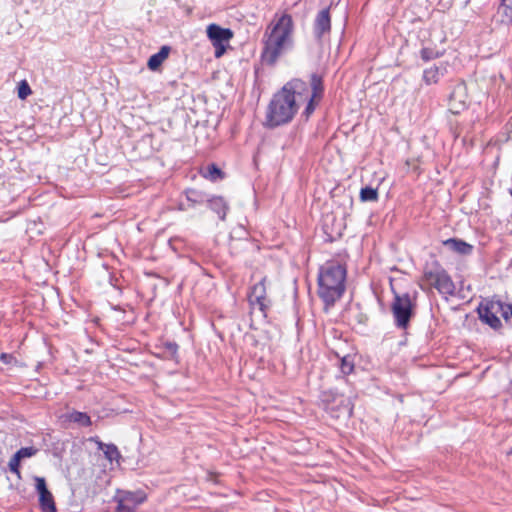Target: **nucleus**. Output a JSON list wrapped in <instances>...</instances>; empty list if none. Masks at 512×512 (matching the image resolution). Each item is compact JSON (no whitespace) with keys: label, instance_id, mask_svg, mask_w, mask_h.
<instances>
[{"label":"nucleus","instance_id":"obj_1","mask_svg":"<svg viewBox=\"0 0 512 512\" xmlns=\"http://www.w3.org/2000/svg\"><path fill=\"white\" fill-rule=\"evenodd\" d=\"M294 22L292 16L284 13L275 15L263 35L261 61L267 66H274L278 59L293 47Z\"/></svg>","mask_w":512,"mask_h":512},{"label":"nucleus","instance_id":"obj_2","mask_svg":"<svg viewBox=\"0 0 512 512\" xmlns=\"http://www.w3.org/2000/svg\"><path fill=\"white\" fill-rule=\"evenodd\" d=\"M346 267L336 261L322 265L318 273V296L326 307L333 306L345 292Z\"/></svg>","mask_w":512,"mask_h":512},{"label":"nucleus","instance_id":"obj_3","mask_svg":"<svg viewBox=\"0 0 512 512\" xmlns=\"http://www.w3.org/2000/svg\"><path fill=\"white\" fill-rule=\"evenodd\" d=\"M298 111L296 100L284 90L275 93L267 107L266 126L275 128L292 121Z\"/></svg>","mask_w":512,"mask_h":512},{"label":"nucleus","instance_id":"obj_4","mask_svg":"<svg viewBox=\"0 0 512 512\" xmlns=\"http://www.w3.org/2000/svg\"><path fill=\"white\" fill-rule=\"evenodd\" d=\"M421 281L423 290L425 286L435 288L439 294L446 298L455 294L456 287L451 276L438 261H433L425 266Z\"/></svg>","mask_w":512,"mask_h":512},{"label":"nucleus","instance_id":"obj_5","mask_svg":"<svg viewBox=\"0 0 512 512\" xmlns=\"http://www.w3.org/2000/svg\"><path fill=\"white\" fill-rule=\"evenodd\" d=\"M415 304L408 293L395 294L391 311L397 328L406 329L414 316Z\"/></svg>","mask_w":512,"mask_h":512},{"label":"nucleus","instance_id":"obj_6","mask_svg":"<svg viewBox=\"0 0 512 512\" xmlns=\"http://www.w3.org/2000/svg\"><path fill=\"white\" fill-rule=\"evenodd\" d=\"M320 400L324 409L331 414L332 417L339 418L341 414L351 415L353 405L349 398L334 390H326L321 392Z\"/></svg>","mask_w":512,"mask_h":512},{"label":"nucleus","instance_id":"obj_7","mask_svg":"<svg viewBox=\"0 0 512 512\" xmlns=\"http://www.w3.org/2000/svg\"><path fill=\"white\" fill-rule=\"evenodd\" d=\"M207 35L215 48V57H221L233 37V32L229 28H222L217 24H210L207 27Z\"/></svg>","mask_w":512,"mask_h":512},{"label":"nucleus","instance_id":"obj_8","mask_svg":"<svg viewBox=\"0 0 512 512\" xmlns=\"http://www.w3.org/2000/svg\"><path fill=\"white\" fill-rule=\"evenodd\" d=\"M310 87L311 94L309 98L306 100L307 104L302 113V116L305 117L306 120L310 118V116L314 113L317 105L321 101L324 95V84L323 77L318 73H312L310 75Z\"/></svg>","mask_w":512,"mask_h":512},{"label":"nucleus","instance_id":"obj_9","mask_svg":"<svg viewBox=\"0 0 512 512\" xmlns=\"http://www.w3.org/2000/svg\"><path fill=\"white\" fill-rule=\"evenodd\" d=\"M265 282L266 277L262 278L258 283L254 284L248 295L251 307H258L264 316L267 315V311L271 305V301L267 298Z\"/></svg>","mask_w":512,"mask_h":512},{"label":"nucleus","instance_id":"obj_10","mask_svg":"<svg viewBox=\"0 0 512 512\" xmlns=\"http://www.w3.org/2000/svg\"><path fill=\"white\" fill-rule=\"evenodd\" d=\"M497 309H501V301H491L478 307L480 319L495 330L502 326Z\"/></svg>","mask_w":512,"mask_h":512},{"label":"nucleus","instance_id":"obj_11","mask_svg":"<svg viewBox=\"0 0 512 512\" xmlns=\"http://www.w3.org/2000/svg\"><path fill=\"white\" fill-rule=\"evenodd\" d=\"M145 500L146 494L141 490L126 491L119 497L117 510L118 512H134Z\"/></svg>","mask_w":512,"mask_h":512},{"label":"nucleus","instance_id":"obj_12","mask_svg":"<svg viewBox=\"0 0 512 512\" xmlns=\"http://www.w3.org/2000/svg\"><path fill=\"white\" fill-rule=\"evenodd\" d=\"M282 90L291 95L297 103L302 100H307L311 94L310 84L308 85V83L299 78L287 82L282 87Z\"/></svg>","mask_w":512,"mask_h":512},{"label":"nucleus","instance_id":"obj_13","mask_svg":"<svg viewBox=\"0 0 512 512\" xmlns=\"http://www.w3.org/2000/svg\"><path fill=\"white\" fill-rule=\"evenodd\" d=\"M331 31V17L329 8L322 9L316 15L313 24V32L316 40L321 42L325 35H329Z\"/></svg>","mask_w":512,"mask_h":512},{"label":"nucleus","instance_id":"obj_14","mask_svg":"<svg viewBox=\"0 0 512 512\" xmlns=\"http://www.w3.org/2000/svg\"><path fill=\"white\" fill-rule=\"evenodd\" d=\"M208 208L218 215L221 221L226 219L229 211V204L222 196L209 195L207 202Z\"/></svg>","mask_w":512,"mask_h":512},{"label":"nucleus","instance_id":"obj_15","mask_svg":"<svg viewBox=\"0 0 512 512\" xmlns=\"http://www.w3.org/2000/svg\"><path fill=\"white\" fill-rule=\"evenodd\" d=\"M443 245L450 251L463 256L471 255L474 249L473 245L459 238L444 240Z\"/></svg>","mask_w":512,"mask_h":512},{"label":"nucleus","instance_id":"obj_16","mask_svg":"<svg viewBox=\"0 0 512 512\" xmlns=\"http://www.w3.org/2000/svg\"><path fill=\"white\" fill-rule=\"evenodd\" d=\"M65 422L76 424L78 427H89L92 425L91 417L78 410H71L62 415Z\"/></svg>","mask_w":512,"mask_h":512},{"label":"nucleus","instance_id":"obj_17","mask_svg":"<svg viewBox=\"0 0 512 512\" xmlns=\"http://www.w3.org/2000/svg\"><path fill=\"white\" fill-rule=\"evenodd\" d=\"M184 193L189 203V208H194L197 205H202L206 203L209 197V194L195 188H188L185 190Z\"/></svg>","mask_w":512,"mask_h":512},{"label":"nucleus","instance_id":"obj_18","mask_svg":"<svg viewBox=\"0 0 512 512\" xmlns=\"http://www.w3.org/2000/svg\"><path fill=\"white\" fill-rule=\"evenodd\" d=\"M446 72L445 67L432 66L423 71V81L426 85H432L438 83L440 77Z\"/></svg>","mask_w":512,"mask_h":512},{"label":"nucleus","instance_id":"obj_19","mask_svg":"<svg viewBox=\"0 0 512 512\" xmlns=\"http://www.w3.org/2000/svg\"><path fill=\"white\" fill-rule=\"evenodd\" d=\"M170 50L171 48L169 46H162L157 53L153 54L149 58L147 63L148 68L153 71L157 70L163 61L168 57Z\"/></svg>","mask_w":512,"mask_h":512},{"label":"nucleus","instance_id":"obj_20","mask_svg":"<svg viewBox=\"0 0 512 512\" xmlns=\"http://www.w3.org/2000/svg\"><path fill=\"white\" fill-rule=\"evenodd\" d=\"M497 14L501 23L512 24V0H502L497 9Z\"/></svg>","mask_w":512,"mask_h":512},{"label":"nucleus","instance_id":"obj_21","mask_svg":"<svg viewBox=\"0 0 512 512\" xmlns=\"http://www.w3.org/2000/svg\"><path fill=\"white\" fill-rule=\"evenodd\" d=\"M201 174L204 178L216 182L222 180L225 177V173L214 163L208 164L201 170Z\"/></svg>","mask_w":512,"mask_h":512},{"label":"nucleus","instance_id":"obj_22","mask_svg":"<svg viewBox=\"0 0 512 512\" xmlns=\"http://www.w3.org/2000/svg\"><path fill=\"white\" fill-rule=\"evenodd\" d=\"M39 503L43 512H57L51 492L39 495Z\"/></svg>","mask_w":512,"mask_h":512},{"label":"nucleus","instance_id":"obj_23","mask_svg":"<svg viewBox=\"0 0 512 512\" xmlns=\"http://www.w3.org/2000/svg\"><path fill=\"white\" fill-rule=\"evenodd\" d=\"M359 197L362 202H376L379 198L378 190L371 186L363 187L360 190Z\"/></svg>","mask_w":512,"mask_h":512},{"label":"nucleus","instance_id":"obj_24","mask_svg":"<svg viewBox=\"0 0 512 512\" xmlns=\"http://www.w3.org/2000/svg\"><path fill=\"white\" fill-rule=\"evenodd\" d=\"M99 447L103 450L105 457L109 461L118 460L121 457L117 446L114 444H103L100 442Z\"/></svg>","mask_w":512,"mask_h":512},{"label":"nucleus","instance_id":"obj_25","mask_svg":"<svg viewBox=\"0 0 512 512\" xmlns=\"http://www.w3.org/2000/svg\"><path fill=\"white\" fill-rule=\"evenodd\" d=\"M457 98V91H453L450 95V110L453 114L460 113L461 110L466 108V102L465 100H456Z\"/></svg>","mask_w":512,"mask_h":512},{"label":"nucleus","instance_id":"obj_26","mask_svg":"<svg viewBox=\"0 0 512 512\" xmlns=\"http://www.w3.org/2000/svg\"><path fill=\"white\" fill-rule=\"evenodd\" d=\"M354 361L350 355H346L340 360V371L343 375H349L354 371Z\"/></svg>","mask_w":512,"mask_h":512},{"label":"nucleus","instance_id":"obj_27","mask_svg":"<svg viewBox=\"0 0 512 512\" xmlns=\"http://www.w3.org/2000/svg\"><path fill=\"white\" fill-rule=\"evenodd\" d=\"M443 55V52H439L433 48L424 47L420 50V57L423 61L428 62L433 59H437Z\"/></svg>","mask_w":512,"mask_h":512},{"label":"nucleus","instance_id":"obj_28","mask_svg":"<svg viewBox=\"0 0 512 512\" xmlns=\"http://www.w3.org/2000/svg\"><path fill=\"white\" fill-rule=\"evenodd\" d=\"M20 462L21 460L16 455H13L8 463L9 470L16 474L19 479L21 478Z\"/></svg>","mask_w":512,"mask_h":512},{"label":"nucleus","instance_id":"obj_29","mask_svg":"<svg viewBox=\"0 0 512 512\" xmlns=\"http://www.w3.org/2000/svg\"><path fill=\"white\" fill-rule=\"evenodd\" d=\"M32 93V90L29 86V84L23 80L19 83L18 86V97L22 100L26 99L30 94Z\"/></svg>","mask_w":512,"mask_h":512},{"label":"nucleus","instance_id":"obj_30","mask_svg":"<svg viewBox=\"0 0 512 512\" xmlns=\"http://www.w3.org/2000/svg\"><path fill=\"white\" fill-rule=\"evenodd\" d=\"M37 452V449L34 447H22L20 448L14 455H16L20 460L28 457H32Z\"/></svg>","mask_w":512,"mask_h":512},{"label":"nucleus","instance_id":"obj_31","mask_svg":"<svg viewBox=\"0 0 512 512\" xmlns=\"http://www.w3.org/2000/svg\"><path fill=\"white\" fill-rule=\"evenodd\" d=\"M164 348L171 359H175L178 354L179 346L175 342H166Z\"/></svg>","mask_w":512,"mask_h":512},{"label":"nucleus","instance_id":"obj_32","mask_svg":"<svg viewBox=\"0 0 512 512\" xmlns=\"http://www.w3.org/2000/svg\"><path fill=\"white\" fill-rule=\"evenodd\" d=\"M498 314L508 320L512 316V304H506L501 302V309H497Z\"/></svg>","mask_w":512,"mask_h":512},{"label":"nucleus","instance_id":"obj_33","mask_svg":"<svg viewBox=\"0 0 512 512\" xmlns=\"http://www.w3.org/2000/svg\"><path fill=\"white\" fill-rule=\"evenodd\" d=\"M36 490L39 495L49 492L44 478H36Z\"/></svg>","mask_w":512,"mask_h":512},{"label":"nucleus","instance_id":"obj_34","mask_svg":"<svg viewBox=\"0 0 512 512\" xmlns=\"http://www.w3.org/2000/svg\"><path fill=\"white\" fill-rule=\"evenodd\" d=\"M0 361L6 365H11L13 363H16V358L9 353H1L0 354Z\"/></svg>","mask_w":512,"mask_h":512}]
</instances>
